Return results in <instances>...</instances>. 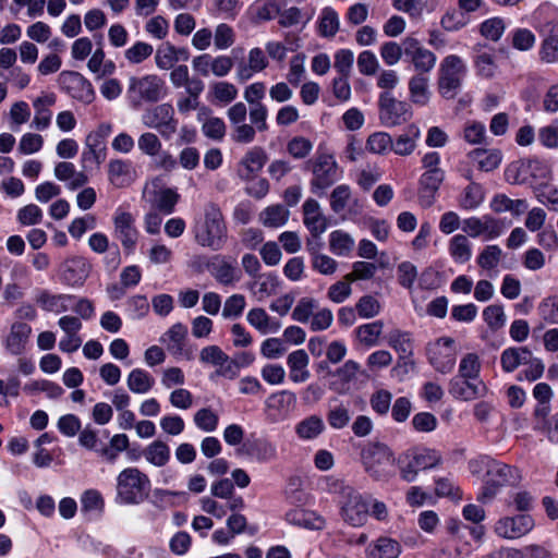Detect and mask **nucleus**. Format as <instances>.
Instances as JSON below:
<instances>
[{"label": "nucleus", "mask_w": 558, "mask_h": 558, "mask_svg": "<svg viewBox=\"0 0 558 558\" xmlns=\"http://www.w3.org/2000/svg\"><path fill=\"white\" fill-rule=\"evenodd\" d=\"M227 238V226L221 209L216 204H207L203 219L194 227L196 243L213 251H219L226 244Z\"/></svg>", "instance_id": "1"}, {"label": "nucleus", "mask_w": 558, "mask_h": 558, "mask_svg": "<svg viewBox=\"0 0 558 558\" xmlns=\"http://www.w3.org/2000/svg\"><path fill=\"white\" fill-rule=\"evenodd\" d=\"M150 492V480L140 469L130 466L117 476V500L121 505H138L147 499Z\"/></svg>", "instance_id": "2"}, {"label": "nucleus", "mask_w": 558, "mask_h": 558, "mask_svg": "<svg viewBox=\"0 0 558 558\" xmlns=\"http://www.w3.org/2000/svg\"><path fill=\"white\" fill-rule=\"evenodd\" d=\"M442 462L441 454L429 448H412L400 453L393 463L397 464L400 477L405 482H413L420 471L438 466Z\"/></svg>", "instance_id": "3"}, {"label": "nucleus", "mask_w": 558, "mask_h": 558, "mask_svg": "<svg viewBox=\"0 0 558 558\" xmlns=\"http://www.w3.org/2000/svg\"><path fill=\"white\" fill-rule=\"evenodd\" d=\"M521 481L522 472L518 466L492 461L487 464L483 490L477 499L482 502H488L497 495L500 487H515Z\"/></svg>", "instance_id": "4"}, {"label": "nucleus", "mask_w": 558, "mask_h": 558, "mask_svg": "<svg viewBox=\"0 0 558 558\" xmlns=\"http://www.w3.org/2000/svg\"><path fill=\"white\" fill-rule=\"evenodd\" d=\"M423 173L420 178L418 201L422 207L428 208L435 202V195L445 180V171L440 167V155L437 151L426 153L422 157Z\"/></svg>", "instance_id": "5"}, {"label": "nucleus", "mask_w": 558, "mask_h": 558, "mask_svg": "<svg viewBox=\"0 0 558 558\" xmlns=\"http://www.w3.org/2000/svg\"><path fill=\"white\" fill-rule=\"evenodd\" d=\"M465 66L462 60L454 54L447 56L440 63L438 89L447 99H452L461 86Z\"/></svg>", "instance_id": "6"}, {"label": "nucleus", "mask_w": 558, "mask_h": 558, "mask_svg": "<svg viewBox=\"0 0 558 558\" xmlns=\"http://www.w3.org/2000/svg\"><path fill=\"white\" fill-rule=\"evenodd\" d=\"M306 165L313 173L311 187L314 193H317L318 190L325 191L337 181L338 165L331 155L326 153L318 154L315 158L308 160Z\"/></svg>", "instance_id": "7"}, {"label": "nucleus", "mask_w": 558, "mask_h": 558, "mask_svg": "<svg viewBox=\"0 0 558 558\" xmlns=\"http://www.w3.org/2000/svg\"><path fill=\"white\" fill-rule=\"evenodd\" d=\"M163 82L157 75L131 77L129 81L128 96L134 104L142 101H157L162 92Z\"/></svg>", "instance_id": "8"}, {"label": "nucleus", "mask_w": 558, "mask_h": 558, "mask_svg": "<svg viewBox=\"0 0 558 558\" xmlns=\"http://www.w3.org/2000/svg\"><path fill=\"white\" fill-rule=\"evenodd\" d=\"M173 116L172 106L161 104L147 110L142 116V121L146 126L158 130L162 136L170 137L177 131V121Z\"/></svg>", "instance_id": "9"}, {"label": "nucleus", "mask_w": 558, "mask_h": 558, "mask_svg": "<svg viewBox=\"0 0 558 558\" xmlns=\"http://www.w3.org/2000/svg\"><path fill=\"white\" fill-rule=\"evenodd\" d=\"M113 234L121 242L126 253H132L138 239V231L135 227L134 216L121 208H118L113 216Z\"/></svg>", "instance_id": "10"}, {"label": "nucleus", "mask_w": 558, "mask_h": 558, "mask_svg": "<svg viewBox=\"0 0 558 558\" xmlns=\"http://www.w3.org/2000/svg\"><path fill=\"white\" fill-rule=\"evenodd\" d=\"M389 345L399 356L398 364L392 368L391 375L401 377L409 373L413 367V363L410 360L413 349L411 339L407 332H401L399 330L391 331L389 336Z\"/></svg>", "instance_id": "11"}, {"label": "nucleus", "mask_w": 558, "mask_h": 558, "mask_svg": "<svg viewBox=\"0 0 558 558\" xmlns=\"http://www.w3.org/2000/svg\"><path fill=\"white\" fill-rule=\"evenodd\" d=\"M344 494L345 500L342 505L344 521L353 526L362 525L368 517V502L350 487L345 488Z\"/></svg>", "instance_id": "12"}, {"label": "nucleus", "mask_w": 558, "mask_h": 558, "mask_svg": "<svg viewBox=\"0 0 558 558\" xmlns=\"http://www.w3.org/2000/svg\"><path fill=\"white\" fill-rule=\"evenodd\" d=\"M453 339L441 338L429 349V362L436 371L447 374L456 364V352L452 348Z\"/></svg>", "instance_id": "13"}, {"label": "nucleus", "mask_w": 558, "mask_h": 558, "mask_svg": "<svg viewBox=\"0 0 558 558\" xmlns=\"http://www.w3.org/2000/svg\"><path fill=\"white\" fill-rule=\"evenodd\" d=\"M403 46L405 54L410 56L417 74H425L434 69L437 60L435 53L422 47L417 39L407 37L403 40Z\"/></svg>", "instance_id": "14"}, {"label": "nucleus", "mask_w": 558, "mask_h": 558, "mask_svg": "<svg viewBox=\"0 0 558 558\" xmlns=\"http://www.w3.org/2000/svg\"><path fill=\"white\" fill-rule=\"evenodd\" d=\"M62 87L75 99L90 102L94 99L92 84L80 73L73 71L62 72L59 76Z\"/></svg>", "instance_id": "15"}, {"label": "nucleus", "mask_w": 558, "mask_h": 558, "mask_svg": "<svg viewBox=\"0 0 558 558\" xmlns=\"http://www.w3.org/2000/svg\"><path fill=\"white\" fill-rule=\"evenodd\" d=\"M534 526V521L529 514L506 517L496 524V532L504 538L514 539L529 533Z\"/></svg>", "instance_id": "16"}, {"label": "nucleus", "mask_w": 558, "mask_h": 558, "mask_svg": "<svg viewBox=\"0 0 558 558\" xmlns=\"http://www.w3.org/2000/svg\"><path fill=\"white\" fill-rule=\"evenodd\" d=\"M361 461L369 476L380 480L384 471V445L378 439L367 442L362 448Z\"/></svg>", "instance_id": "17"}, {"label": "nucleus", "mask_w": 558, "mask_h": 558, "mask_svg": "<svg viewBox=\"0 0 558 558\" xmlns=\"http://www.w3.org/2000/svg\"><path fill=\"white\" fill-rule=\"evenodd\" d=\"M449 393L459 400L471 401L486 393V386L482 380L454 376L449 383Z\"/></svg>", "instance_id": "18"}, {"label": "nucleus", "mask_w": 558, "mask_h": 558, "mask_svg": "<svg viewBox=\"0 0 558 558\" xmlns=\"http://www.w3.org/2000/svg\"><path fill=\"white\" fill-rule=\"evenodd\" d=\"M205 265L211 276L223 286H233L240 280V271L223 256L216 255L206 260Z\"/></svg>", "instance_id": "19"}, {"label": "nucleus", "mask_w": 558, "mask_h": 558, "mask_svg": "<svg viewBox=\"0 0 558 558\" xmlns=\"http://www.w3.org/2000/svg\"><path fill=\"white\" fill-rule=\"evenodd\" d=\"M502 229L504 225L490 216L471 217L463 221V231L473 238L486 234L488 239H495L501 234Z\"/></svg>", "instance_id": "20"}, {"label": "nucleus", "mask_w": 558, "mask_h": 558, "mask_svg": "<svg viewBox=\"0 0 558 558\" xmlns=\"http://www.w3.org/2000/svg\"><path fill=\"white\" fill-rule=\"evenodd\" d=\"M534 429L546 435L549 442L558 445V412L549 417V408L538 405L534 413Z\"/></svg>", "instance_id": "21"}, {"label": "nucleus", "mask_w": 558, "mask_h": 558, "mask_svg": "<svg viewBox=\"0 0 558 558\" xmlns=\"http://www.w3.org/2000/svg\"><path fill=\"white\" fill-rule=\"evenodd\" d=\"M90 271V265L83 257L68 258L62 265V278L69 286H82Z\"/></svg>", "instance_id": "22"}, {"label": "nucleus", "mask_w": 558, "mask_h": 558, "mask_svg": "<svg viewBox=\"0 0 558 558\" xmlns=\"http://www.w3.org/2000/svg\"><path fill=\"white\" fill-rule=\"evenodd\" d=\"M267 155L262 147H253L241 159L238 174L243 180H251L266 163Z\"/></svg>", "instance_id": "23"}, {"label": "nucleus", "mask_w": 558, "mask_h": 558, "mask_svg": "<svg viewBox=\"0 0 558 558\" xmlns=\"http://www.w3.org/2000/svg\"><path fill=\"white\" fill-rule=\"evenodd\" d=\"M57 101V96L53 93L41 94L33 101L35 116L33 120V126L36 130L43 131L50 125L52 112L50 107Z\"/></svg>", "instance_id": "24"}, {"label": "nucleus", "mask_w": 558, "mask_h": 558, "mask_svg": "<svg viewBox=\"0 0 558 558\" xmlns=\"http://www.w3.org/2000/svg\"><path fill=\"white\" fill-rule=\"evenodd\" d=\"M304 225L312 235L318 236L325 232L327 228V219L320 210L317 201L310 198L303 204Z\"/></svg>", "instance_id": "25"}, {"label": "nucleus", "mask_w": 558, "mask_h": 558, "mask_svg": "<svg viewBox=\"0 0 558 558\" xmlns=\"http://www.w3.org/2000/svg\"><path fill=\"white\" fill-rule=\"evenodd\" d=\"M170 82L177 88L185 87L187 95L199 96L204 90V83L199 78L190 77L189 69L184 64L172 68Z\"/></svg>", "instance_id": "26"}, {"label": "nucleus", "mask_w": 558, "mask_h": 558, "mask_svg": "<svg viewBox=\"0 0 558 558\" xmlns=\"http://www.w3.org/2000/svg\"><path fill=\"white\" fill-rule=\"evenodd\" d=\"M109 182L117 189L131 185L134 181V171L129 161L113 159L108 165Z\"/></svg>", "instance_id": "27"}, {"label": "nucleus", "mask_w": 558, "mask_h": 558, "mask_svg": "<svg viewBox=\"0 0 558 558\" xmlns=\"http://www.w3.org/2000/svg\"><path fill=\"white\" fill-rule=\"evenodd\" d=\"M197 120L202 123V132L206 137L218 142L225 137V121L221 118L210 116L208 108L203 107L199 109Z\"/></svg>", "instance_id": "28"}, {"label": "nucleus", "mask_w": 558, "mask_h": 558, "mask_svg": "<svg viewBox=\"0 0 558 558\" xmlns=\"http://www.w3.org/2000/svg\"><path fill=\"white\" fill-rule=\"evenodd\" d=\"M32 327L23 322H15L11 325L10 332L5 339V348L12 354H21L29 339Z\"/></svg>", "instance_id": "29"}, {"label": "nucleus", "mask_w": 558, "mask_h": 558, "mask_svg": "<svg viewBox=\"0 0 558 558\" xmlns=\"http://www.w3.org/2000/svg\"><path fill=\"white\" fill-rule=\"evenodd\" d=\"M308 363L310 357L304 350H296L288 355L289 376L293 383H304L310 378Z\"/></svg>", "instance_id": "30"}, {"label": "nucleus", "mask_w": 558, "mask_h": 558, "mask_svg": "<svg viewBox=\"0 0 558 558\" xmlns=\"http://www.w3.org/2000/svg\"><path fill=\"white\" fill-rule=\"evenodd\" d=\"M236 86L227 81L213 82L209 85L208 100L216 106H226L231 104L238 97Z\"/></svg>", "instance_id": "31"}, {"label": "nucleus", "mask_w": 558, "mask_h": 558, "mask_svg": "<svg viewBox=\"0 0 558 558\" xmlns=\"http://www.w3.org/2000/svg\"><path fill=\"white\" fill-rule=\"evenodd\" d=\"M326 426L324 420L318 415H310L295 425V434L302 440H313L319 437Z\"/></svg>", "instance_id": "32"}, {"label": "nucleus", "mask_w": 558, "mask_h": 558, "mask_svg": "<svg viewBox=\"0 0 558 558\" xmlns=\"http://www.w3.org/2000/svg\"><path fill=\"white\" fill-rule=\"evenodd\" d=\"M187 336V328L181 323H177L160 338V342L166 344L169 352L173 355H183V345Z\"/></svg>", "instance_id": "33"}, {"label": "nucleus", "mask_w": 558, "mask_h": 558, "mask_svg": "<svg viewBox=\"0 0 558 558\" xmlns=\"http://www.w3.org/2000/svg\"><path fill=\"white\" fill-rule=\"evenodd\" d=\"M246 319L251 326L260 333L276 332L280 329V323L272 319L262 307H255L247 312Z\"/></svg>", "instance_id": "34"}, {"label": "nucleus", "mask_w": 558, "mask_h": 558, "mask_svg": "<svg viewBox=\"0 0 558 558\" xmlns=\"http://www.w3.org/2000/svg\"><path fill=\"white\" fill-rule=\"evenodd\" d=\"M287 520L291 524L312 530H322L325 526V520L313 511L304 509H293L287 513Z\"/></svg>", "instance_id": "35"}, {"label": "nucleus", "mask_w": 558, "mask_h": 558, "mask_svg": "<svg viewBox=\"0 0 558 558\" xmlns=\"http://www.w3.org/2000/svg\"><path fill=\"white\" fill-rule=\"evenodd\" d=\"M143 456L151 465L161 468L170 460V448L166 442L155 440L143 450Z\"/></svg>", "instance_id": "36"}, {"label": "nucleus", "mask_w": 558, "mask_h": 558, "mask_svg": "<svg viewBox=\"0 0 558 558\" xmlns=\"http://www.w3.org/2000/svg\"><path fill=\"white\" fill-rule=\"evenodd\" d=\"M35 300L44 311L61 313L68 311L66 302L71 300V296L65 294H51L44 290L36 295Z\"/></svg>", "instance_id": "37"}, {"label": "nucleus", "mask_w": 558, "mask_h": 558, "mask_svg": "<svg viewBox=\"0 0 558 558\" xmlns=\"http://www.w3.org/2000/svg\"><path fill=\"white\" fill-rule=\"evenodd\" d=\"M532 353L526 348H510L501 354V366L505 372H513L519 365L529 363Z\"/></svg>", "instance_id": "38"}, {"label": "nucleus", "mask_w": 558, "mask_h": 558, "mask_svg": "<svg viewBox=\"0 0 558 558\" xmlns=\"http://www.w3.org/2000/svg\"><path fill=\"white\" fill-rule=\"evenodd\" d=\"M155 384L154 378L142 368H134L130 372L126 385L128 388L138 395L148 392Z\"/></svg>", "instance_id": "39"}, {"label": "nucleus", "mask_w": 558, "mask_h": 558, "mask_svg": "<svg viewBox=\"0 0 558 558\" xmlns=\"http://www.w3.org/2000/svg\"><path fill=\"white\" fill-rule=\"evenodd\" d=\"M288 218L289 210L279 204L268 206L259 214V221L267 228H279Z\"/></svg>", "instance_id": "40"}, {"label": "nucleus", "mask_w": 558, "mask_h": 558, "mask_svg": "<svg viewBox=\"0 0 558 558\" xmlns=\"http://www.w3.org/2000/svg\"><path fill=\"white\" fill-rule=\"evenodd\" d=\"M106 159V144L105 143H96L94 141L89 142L88 138L85 140V149L82 153V163L83 168H88L90 166L99 167Z\"/></svg>", "instance_id": "41"}, {"label": "nucleus", "mask_w": 558, "mask_h": 558, "mask_svg": "<svg viewBox=\"0 0 558 558\" xmlns=\"http://www.w3.org/2000/svg\"><path fill=\"white\" fill-rule=\"evenodd\" d=\"M180 54H185L184 49H177L170 44L159 47L155 54L156 65L161 70H169L179 61Z\"/></svg>", "instance_id": "42"}, {"label": "nucleus", "mask_w": 558, "mask_h": 558, "mask_svg": "<svg viewBox=\"0 0 558 558\" xmlns=\"http://www.w3.org/2000/svg\"><path fill=\"white\" fill-rule=\"evenodd\" d=\"M381 335L383 324L380 322L364 324L356 329L359 341L367 348L377 345L380 342Z\"/></svg>", "instance_id": "43"}, {"label": "nucleus", "mask_w": 558, "mask_h": 558, "mask_svg": "<svg viewBox=\"0 0 558 558\" xmlns=\"http://www.w3.org/2000/svg\"><path fill=\"white\" fill-rule=\"evenodd\" d=\"M470 156L478 163V167L483 171H492L496 169L501 161V154L497 149H474Z\"/></svg>", "instance_id": "44"}, {"label": "nucleus", "mask_w": 558, "mask_h": 558, "mask_svg": "<svg viewBox=\"0 0 558 558\" xmlns=\"http://www.w3.org/2000/svg\"><path fill=\"white\" fill-rule=\"evenodd\" d=\"M449 252L457 263H466L472 256L471 245L465 235L457 234L449 243Z\"/></svg>", "instance_id": "45"}, {"label": "nucleus", "mask_w": 558, "mask_h": 558, "mask_svg": "<svg viewBox=\"0 0 558 558\" xmlns=\"http://www.w3.org/2000/svg\"><path fill=\"white\" fill-rule=\"evenodd\" d=\"M354 246V240L350 234L337 230L329 235V247L330 251L338 256L348 255Z\"/></svg>", "instance_id": "46"}, {"label": "nucleus", "mask_w": 558, "mask_h": 558, "mask_svg": "<svg viewBox=\"0 0 558 558\" xmlns=\"http://www.w3.org/2000/svg\"><path fill=\"white\" fill-rule=\"evenodd\" d=\"M23 390L29 396H35L38 392H45L50 399H57L63 393V389L59 385L45 379L26 384L23 387Z\"/></svg>", "instance_id": "47"}, {"label": "nucleus", "mask_w": 558, "mask_h": 558, "mask_svg": "<svg viewBox=\"0 0 558 558\" xmlns=\"http://www.w3.org/2000/svg\"><path fill=\"white\" fill-rule=\"evenodd\" d=\"M312 255V267L325 276L333 275L337 271L338 263L326 254L318 253L311 244H307Z\"/></svg>", "instance_id": "48"}, {"label": "nucleus", "mask_w": 558, "mask_h": 558, "mask_svg": "<svg viewBox=\"0 0 558 558\" xmlns=\"http://www.w3.org/2000/svg\"><path fill=\"white\" fill-rule=\"evenodd\" d=\"M412 100L415 104L425 105L429 99L428 78L424 74L414 75L409 83Z\"/></svg>", "instance_id": "49"}, {"label": "nucleus", "mask_w": 558, "mask_h": 558, "mask_svg": "<svg viewBox=\"0 0 558 558\" xmlns=\"http://www.w3.org/2000/svg\"><path fill=\"white\" fill-rule=\"evenodd\" d=\"M193 421L203 432L211 433L218 427L219 416L210 408H202L194 413Z\"/></svg>", "instance_id": "50"}, {"label": "nucleus", "mask_w": 558, "mask_h": 558, "mask_svg": "<svg viewBox=\"0 0 558 558\" xmlns=\"http://www.w3.org/2000/svg\"><path fill=\"white\" fill-rule=\"evenodd\" d=\"M339 16L332 8H325L319 20V32L325 37H333L339 31Z\"/></svg>", "instance_id": "51"}, {"label": "nucleus", "mask_w": 558, "mask_h": 558, "mask_svg": "<svg viewBox=\"0 0 558 558\" xmlns=\"http://www.w3.org/2000/svg\"><path fill=\"white\" fill-rule=\"evenodd\" d=\"M481 362L475 353L465 354L459 364L458 377L480 380Z\"/></svg>", "instance_id": "52"}, {"label": "nucleus", "mask_w": 558, "mask_h": 558, "mask_svg": "<svg viewBox=\"0 0 558 558\" xmlns=\"http://www.w3.org/2000/svg\"><path fill=\"white\" fill-rule=\"evenodd\" d=\"M214 45L217 50H226L235 43L234 29L227 23H220L213 33Z\"/></svg>", "instance_id": "53"}, {"label": "nucleus", "mask_w": 558, "mask_h": 558, "mask_svg": "<svg viewBox=\"0 0 558 558\" xmlns=\"http://www.w3.org/2000/svg\"><path fill=\"white\" fill-rule=\"evenodd\" d=\"M484 201V192L480 184L470 182L464 189L462 194L460 206L464 209L477 208Z\"/></svg>", "instance_id": "54"}, {"label": "nucleus", "mask_w": 558, "mask_h": 558, "mask_svg": "<svg viewBox=\"0 0 558 558\" xmlns=\"http://www.w3.org/2000/svg\"><path fill=\"white\" fill-rule=\"evenodd\" d=\"M180 199V195L172 189L160 190L155 197V207L166 215L171 214L174 210L177 203Z\"/></svg>", "instance_id": "55"}, {"label": "nucleus", "mask_w": 558, "mask_h": 558, "mask_svg": "<svg viewBox=\"0 0 558 558\" xmlns=\"http://www.w3.org/2000/svg\"><path fill=\"white\" fill-rule=\"evenodd\" d=\"M327 421L331 428H344L351 421V412L349 407L341 403L330 408L327 413Z\"/></svg>", "instance_id": "56"}, {"label": "nucleus", "mask_w": 558, "mask_h": 558, "mask_svg": "<svg viewBox=\"0 0 558 558\" xmlns=\"http://www.w3.org/2000/svg\"><path fill=\"white\" fill-rule=\"evenodd\" d=\"M151 45L144 41H136L133 46L124 51V58L131 64H140L153 54Z\"/></svg>", "instance_id": "57"}, {"label": "nucleus", "mask_w": 558, "mask_h": 558, "mask_svg": "<svg viewBox=\"0 0 558 558\" xmlns=\"http://www.w3.org/2000/svg\"><path fill=\"white\" fill-rule=\"evenodd\" d=\"M258 280H255L254 286H256V290L254 291L255 295L259 301L268 298L277 292L278 289V279L275 275H266V276H257Z\"/></svg>", "instance_id": "58"}, {"label": "nucleus", "mask_w": 558, "mask_h": 558, "mask_svg": "<svg viewBox=\"0 0 558 558\" xmlns=\"http://www.w3.org/2000/svg\"><path fill=\"white\" fill-rule=\"evenodd\" d=\"M138 149L146 156L154 157L160 153L162 144L158 136L154 133H143L137 140Z\"/></svg>", "instance_id": "59"}, {"label": "nucleus", "mask_w": 558, "mask_h": 558, "mask_svg": "<svg viewBox=\"0 0 558 558\" xmlns=\"http://www.w3.org/2000/svg\"><path fill=\"white\" fill-rule=\"evenodd\" d=\"M351 280H347L345 276L331 284L328 289L327 296L333 303L344 302L352 293Z\"/></svg>", "instance_id": "60"}, {"label": "nucleus", "mask_w": 558, "mask_h": 558, "mask_svg": "<svg viewBox=\"0 0 558 558\" xmlns=\"http://www.w3.org/2000/svg\"><path fill=\"white\" fill-rule=\"evenodd\" d=\"M305 74V56L300 53L291 58L287 81L293 86H298Z\"/></svg>", "instance_id": "61"}, {"label": "nucleus", "mask_w": 558, "mask_h": 558, "mask_svg": "<svg viewBox=\"0 0 558 558\" xmlns=\"http://www.w3.org/2000/svg\"><path fill=\"white\" fill-rule=\"evenodd\" d=\"M355 308L362 318H372L379 314L381 305L374 296L364 295L357 301Z\"/></svg>", "instance_id": "62"}, {"label": "nucleus", "mask_w": 558, "mask_h": 558, "mask_svg": "<svg viewBox=\"0 0 558 558\" xmlns=\"http://www.w3.org/2000/svg\"><path fill=\"white\" fill-rule=\"evenodd\" d=\"M357 68L363 75H375L379 70V61L372 51L364 50L357 57Z\"/></svg>", "instance_id": "63"}, {"label": "nucleus", "mask_w": 558, "mask_h": 558, "mask_svg": "<svg viewBox=\"0 0 558 558\" xmlns=\"http://www.w3.org/2000/svg\"><path fill=\"white\" fill-rule=\"evenodd\" d=\"M541 59L546 63H554L558 60V36L549 35L542 44L539 51Z\"/></svg>", "instance_id": "64"}]
</instances>
